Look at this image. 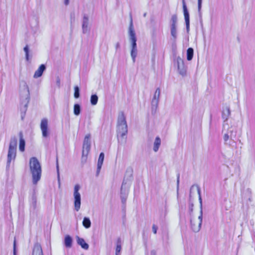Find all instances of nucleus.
<instances>
[{"mask_svg":"<svg viewBox=\"0 0 255 255\" xmlns=\"http://www.w3.org/2000/svg\"><path fill=\"white\" fill-rule=\"evenodd\" d=\"M13 255H16V241L14 240L13 242Z\"/></svg>","mask_w":255,"mask_h":255,"instance_id":"obj_41","label":"nucleus"},{"mask_svg":"<svg viewBox=\"0 0 255 255\" xmlns=\"http://www.w3.org/2000/svg\"><path fill=\"white\" fill-rule=\"evenodd\" d=\"M197 192L199 196V201L200 203V209H203V205H202V197L201 195V189L200 187L198 185H197Z\"/></svg>","mask_w":255,"mask_h":255,"instance_id":"obj_33","label":"nucleus"},{"mask_svg":"<svg viewBox=\"0 0 255 255\" xmlns=\"http://www.w3.org/2000/svg\"><path fill=\"white\" fill-rule=\"evenodd\" d=\"M194 204L192 202H189V212L190 215L191 216L192 213L193 211Z\"/></svg>","mask_w":255,"mask_h":255,"instance_id":"obj_36","label":"nucleus"},{"mask_svg":"<svg viewBox=\"0 0 255 255\" xmlns=\"http://www.w3.org/2000/svg\"><path fill=\"white\" fill-rule=\"evenodd\" d=\"M132 172L131 168H128L127 169L126 176H128L129 178L126 179L125 177L124 178L121 188V199L124 208L126 207L127 199L128 194L129 187H126V185L128 184V181L131 180L132 178Z\"/></svg>","mask_w":255,"mask_h":255,"instance_id":"obj_3","label":"nucleus"},{"mask_svg":"<svg viewBox=\"0 0 255 255\" xmlns=\"http://www.w3.org/2000/svg\"><path fill=\"white\" fill-rule=\"evenodd\" d=\"M20 98L21 118L23 120L25 117L30 99L29 88L25 81H22L21 83Z\"/></svg>","mask_w":255,"mask_h":255,"instance_id":"obj_1","label":"nucleus"},{"mask_svg":"<svg viewBox=\"0 0 255 255\" xmlns=\"http://www.w3.org/2000/svg\"><path fill=\"white\" fill-rule=\"evenodd\" d=\"M40 128L42 131V135L43 137H47L49 135L48 129V120L46 119H43L40 123Z\"/></svg>","mask_w":255,"mask_h":255,"instance_id":"obj_9","label":"nucleus"},{"mask_svg":"<svg viewBox=\"0 0 255 255\" xmlns=\"http://www.w3.org/2000/svg\"><path fill=\"white\" fill-rule=\"evenodd\" d=\"M190 226L192 230L194 232V228L198 227V226H196V225L193 223L192 219H190Z\"/></svg>","mask_w":255,"mask_h":255,"instance_id":"obj_40","label":"nucleus"},{"mask_svg":"<svg viewBox=\"0 0 255 255\" xmlns=\"http://www.w3.org/2000/svg\"><path fill=\"white\" fill-rule=\"evenodd\" d=\"M202 0H198V10L199 14H201Z\"/></svg>","mask_w":255,"mask_h":255,"instance_id":"obj_38","label":"nucleus"},{"mask_svg":"<svg viewBox=\"0 0 255 255\" xmlns=\"http://www.w3.org/2000/svg\"><path fill=\"white\" fill-rule=\"evenodd\" d=\"M128 133V125L126 117L123 112H121L118 118L117 134L118 136L124 137Z\"/></svg>","mask_w":255,"mask_h":255,"instance_id":"obj_4","label":"nucleus"},{"mask_svg":"<svg viewBox=\"0 0 255 255\" xmlns=\"http://www.w3.org/2000/svg\"><path fill=\"white\" fill-rule=\"evenodd\" d=\"M146 14H147V13H146V12H145V13H144V14H143V16L144 17H146Z\"/></svg>","mask_w":255,"mask_h":255,"instance_id":"obj_51","label":"nucleus"},{"mask_svg":"<svg viewBox=\"0 0 255 255\" xmlns=\"http://www.w3.org/2000/svg\"><path fill=\"white\" fill-rule=\"evenodd\" d=\"M159 99L156 98V96H153L151 101V113L154 114L156 113V110L158 108Z\"/></svg>","mask_w":255,"mask_h":255,"instance_id":"obj_16","label":"nucleus"},{"mask_svg":"<svg viewBox=\"0 0 255 255\" xmlns=\"http://www.w3.org/2000/svg\"><path fill=\"white\" fill-rule=\"evenodd\" d=\"M98 101V97L96 94H93L90 98V103L93 106H95L97 104Z\"/></svg>","mask_w":255,"mask_h":255,"instance_id":"obj_31","label":"nucleus"},{"mask_svg":"<svg viewBox=\"0 0 255 255\" xmlns=\"http://www.w3.org/2000/svg\"><path fill=\"white\" fill-rule=\"evenodd\" d=\"M25 53V58L27 61L29 60V47L27 45H26L23 49Z\"/></svg>","mask_w":255,"mask_h":255,"instance_id":"obj_35","label":"nucleus"},{"mask_svg":"<svg viewBox=\"0 0 255 255\" xmlns=\"http://www.w3.org/2000/svg\"><path fill=\"white\" fill-rule=\"evenodd\" d=\"M30 207L35 210L36 208L37 197L35 192H33L30 200Z\"/></svg>","mask_w":255,"mask_h":255,"instance_id":"obj_22","label":"nucleus"},{"mask_svg":"<svg viewBox=\"0 0 255 255\" xmlns=\"http://www.w3.org/2000/svg\"><path fill=\"white\" fill-rule=\"evenodd\" d=\"M91 135H86L83 141L82 155L81 157L82 163H85L87 159V156L91 149Z\"/></svg>","mask_w":255,"mask_h":255,"instance_id":"obj_5","label":"nucleus"},{"mask_svg":"<svg viewBox=\"0 0 255 255\" xmlns=\"http://www.w3.org/2000/svg\"><path fill=\"white\" fill-rule=\"evenodd\" d=\"M16 149L8 148L7 163H6V168H8L10 166V163L12 160H14L16 157Z\"/></svg>","mask_w":255,"mask_h":255,"instance_id":"obj_11","label":"nucleus"},{"mask_svg":"<svg viewBox=\"0 0 255 255\" xmlns=\"http://www.w3.org/2000/svg\"><path fill=\"white\" fill-rule=\"evenodd\" d=\"M81 106L79 104H75L74 106V114L76 116H78L81 113Z\"/></svg>","mask_w":255,"mask_h":255,"instance_id":"obj_32","label":"nucleus"},{"mask_svg":"<svg viewBox=\"0 0 255 255\" xmlns=\"http://www.w3.org/2000/svg\"><path fill=\"white\" fill-rule=\"evenodd\" d=\"M212 115H211L210 118V124H211V122H212Z\"/></svg>","mask_w":255,"mask_h":255,"instance_id":"obj_50","label":"nucleus"},{"mask_svg":"<svg viewBox=\"0 0 255 255\" xmlns=\"http://www.w3.org/2000/svg\"><path fill=\"white\" fill-rule=\"evenodd\" d=\"M194 54V50L192 48H188L187 50V59L190 61L192 59Z\"/></svg>","mask_w":255,"mask_h":255,"instance_id":"obj_30","label":"nucleus"},{"mask_svg":"<svg viewBox=\"0 0 255 255\" xmlns=\"http://www.w3.org/2000/svg\"><path fill=\"white\" fill-rule=\"evenodd\" d=\"M223 138H224V140L225 142H226L228 141V140L229 139V132H228L227 133H225L224 135Z\"/></svg>","mask_w":255,"mask_h":255,"instance_id":"obj_42","label":"nucleus"},{"mask_svg":"<svg viewBox=\"0 0 255 255\" xmlns=\"http://www.w3.org/2000/svg\"><path fill=\"white\" fill-rule=\"evenodd\" d=\"M89 17L88 15L84 14L82 20V31L84 34H86L89 32L90 29L89 28Z\"/></svg>","mask_w":255,"mask_h":255,"instance_id":"obj_12","label":"nucleus"},{"mask_svg":"<svg viewBox=\"0 0 255 255\" xmlns=\"http://www.w3.org/2000/svg\"><path fill=\"white\" fill-rule=\"evenodd\" d=\"M152 231L154 234L157 233V227L155 225H153L152 227Z\"/></svg>","mask_w":255,"mask_h":255,"instance_id":"obj_43","label":"nucleus"},{"mask_svg":"<svg viewBox=\"0 0 255 255\" xmlns=\"http://www.w3.org/2000/svg\"><path fill=\"white\" fill-rule=\"evenodd\" d=\"M83 226L86 229H89L91 226V222L89 217H84L82 222Z\"/></svg>","mask_w":255,"mask_h":255,"instance_id":"obj_27","label":"nucleus"},{"mask_svg":"<svg viewBox=\"0 0 255 255\" xmlns=\"http://www.w3.org/2000/svg\"><path fill=\"white\" fill-rule=\"evenodd\" d=\"M198 219L199 220V223L198 224V227L194 228V232L198 233L201 229V227L202 223L203 220V209H200V215L198 217Z\"/></svg>","mask_w":255,"mask_h":255,"instance_id":"obj_21","label":"nucleus"},{"mask_svg":"<svg viewBox=\"0 0 255 255\" xmlns=\"http://www.w3.org/2000/svg\"><path fill=\"white\" fill-rule=\"evenodd\" d=\"M177 16L176 14L172 15L170 19V27H177Z\"/></svg>","mask_w":255,"mask_h":255,"instance_id":"obj_26","label":"nucleus"},{"mask_svg":"<svg viewBox=\"0 0 255 255\" xmlns=\"http://www.w3.org/2000/svg\"><path fill=\"white\" fill-rule=\"evenodd\" d=\"M19 149L21 151H24L25 150V140L23 138V134L21 131H20L19 132Z\"/></svg>","mask_w":255,"mask_h":255,"instance_id":"obj_20","label":"nucleus"},{"mask_svg":"<svg viewBox=\"0 0 255 255\" xmlns=\"http://www.w3.org/2000/svg\"><path fill=\"white\" fill-rule=\"evenodd\" d=\"M17 139L16 136H12L10 138L8 148L15 149L17 148Z\"/></svg>","mask_w":255,"mask_h":255,"instance_id":"obj_23","label":"nucleus"},{"mask_svg":"<svg viewBox=\"0 0 255 255\" xmlns=\"http://www.w3.org/2000/svg\"><path fill=\"white\" fill-rule=\"evenodd\" d=\"M160 94V89H159V88H157L155 91V92L153 96H156V98H158V99H159Z\"/></svg>","mask_w":255,"mask_h":255,"instance_id":"obj_39","label":"nucleus"},{"mask_svg":"<svg viewBox=\"0 0 255 255\" xmlns=\"http://www.w3.org/2000/svg\"><path fill=\"white\" fill-rule=\"evenodd\" d=\"M56 170H57V173L58 180L59 181V180H60L59 168L58 161V157H57L56 158Z\"/></svg>","mask_w":255,"mask_h":255,"instance_id":"obj_37","label":"nucleus"},{"mask_svg":"<svg viewBox=\"0 0 255 255\" xmlns=\"http://www.w3.org/2000/svg\"><path fill=\"white\" fill-rule=\"evenodd\" d=\"M76 241L77 244L81 246V247L85 250H87L89 249V245L85 242L83 238H80L79 236H77L76 237Z\"/></svg>","mask_w":255,"mask_h":255,"instance_id":"obj_14","label":"nucleus"},{"mask_svg":"<svg viewBox=\"0 0 255 255\" xmlns=\"http://www.w3.org/2000/svg\"><path fill=\"white\" fill-rule=\"evenodd\" d=\"M231 115V111L229 107H226L225 108H224L222 110V118L224 120V122H226L229 117Z\"/></svg>","mask_w":255,"mask_h":255,"instance_id":"obj_17","label":"nucleus"},{"mask_svg":"<svg viewBox=\"0 0 255 255\" xmlns=\"http://www.w3.org/2000/svg\"><path fill=\"white\" fill-rule=\"evenodd\" d=\"M80 186L78 184L75 185L74 191V207L76 211H78L81 206V195L79 192Z\"/></svg>","mask_w":255,"mask_h":255,"instance_id":"obj_6","label":"nucleus"},{"mask_svg":"<svg viewBox=\"0 0 255 255\" xmlns=\"http://www.w3.org/2000/svg\"><path fill=\"white\" fill-rule=\"evenodd\" d=\"M46 69V67L45 64H41L38 67V69L35 72L33 77L34 78H37L41 77Z\"/></svg>","mask_w":255,"mask_h":255,"instance_id":"obj_15","label":"nucleus"},{"mask_svg":"<svg viewBox=\"0 0 255 255\" xmlns=\"http://www.w3.org/2000/svg\"><path fill=\"white\" fill-rule=\"evenodd\" d=\"M137 54V47L131 48L130 55L133 63L135 61V58Z\"/></svg>","mask_w":255,"mask_h":255,"instance_id":"obj_29","label":"nucleus"},{"mask_svg":"<svg viewBox=\"0 0 255 255\" xmlns=\"http://www.w3.org/2000/svg\"><path fill=\"white\" fill-rule=\"evenodd\" d=\"M120 48V44L119 42H117L116 44V51L118 50V49Z\"/></svg>","mask_w":255,"mask_h":255,"instance_id":"obj_47","label":"nucleus"},{"mask_svg":"<svg viewBox=\"0 0 255 255\" xmlns=\"http://www.w3.org/2000/svg\"><path fill=\"white\" fill-rule=\"evenodd\" d=\"M161 144V139L159 136H156L153 143V150L154 152H157Z\"/></svg>","mask_w":255,"mask_h":255,"instance_id":"obj_24","label":"nucleus"},{"mask_svg":"<svg viewBox=\"0 0 255 255\" xmlns=\"http://www.w3.org/2000/svg\"><path fill=\"white\" fill-rule=\"evenodd\" d=\"M122 241L121 238H119L117 241V246L116 249V255H120L122 249Z\"/></svg>","mask_w":255,"mask_h":255,"instance_id":"obj_28","label":"nucleus"},{"mask_svg":"<svg viewBox=\"0 0 255 255\" xmlns=\"http://www.w3.org/2000/svg\"><path fill=\"white\" fill-rule=\"evenodd\" d=\"M73 239L70 235H66L64 238V244L67 248H70L72 246Z\"/></svg>","mask_w":255,"mask_h":255,"instance_id":"obj_19","label":"nucleus"},{"mask_svg":"<svg viewBox=\"0 0 255 255\" xmlns=\"http://www.w3.org/2000/svg\"><path fill=\"white\" fill-rule=\"evenodd\" d=\"M170 33L173 42H175L177 37V27H170Z\"/></svg>","mask_w":255,"mask_h":255,"instance_id":"obj_25","label":"nucleus"},{"mask_svg":"<svg viewBox=\"0 0 255 255\" xmlns=\"http://www.w3.org/2000/svg\"><path fill=\"white\" fill-rule=\"evenodd\" d=\"M74 96L76 99L79 98L80 97V89L78 86L74 87Z\"/></svg>","mask_w":255,"mask_h":255,"instance_id":"obj_34","label":"nucleus"},{"mask_svg":"<svg viewBox=\"0 0 255 255\" xmlns=\"http://www.w3.org/2000/svg\"><path fill=\"white\" fill-rule=\"evenodd\" d=\"M193 187H194V185H192V186H191V187L190 188V192L191 191V190L192 189V188H193Z\"/></svg>","mask_w":255,"mask_h":255,"instance_id":"obj_52","label":"nucleus"},{"mask_svg":"<svg viewBox=\"0 0 255 255\" xmlns=\"http://www.w3.org/2000/svg\"><path fill=\"white\" fill-rule=\"evenodd\" d=\"M179 176H180L179 174H178V175H177V188H178V186H179Z\"/></svg>","mask_w":255,"mask_h":255,"instance_id":"obj_46","label":"nucleus"},{"mask_svg":"<svg viewBox=\"0 0 255 255\" xmlns=\"http://www.w3.org/2000/svg\"><path fill=\"white\" fill-rule=\"evenodd\" d=\"M104 157H105L104 153L101 152L99 155L98 163H97V171H96V176H98L100 173L102 165L103 164Z\"/></svg>","mask_w":255,"mask_h":255,"instance_id":"obj_13","label":"nucleus"},{"mask_svg":"<svg viewBox=\"0 0 255 255\" xmlns=\"http://www.w3.org/2000/svg\"><path fill=\"white\" fill-rule=\"evenodd\" d=\"M56 84L59 88L60 87V79L59 77H56Z\"/></svg>","mask_w":255,"mask_h":255,"instance_id":"obj_44","label":"nucleus"},{"mask_svg":"<svg viewBox=\"0 0 255 255\" xmlns=\"http://www.w3.org/2000/svg\"><path fill=\"white\" fill-rule=\"evenodd\" d=\"M64 3L66 5H67L69 3V0H64Z\"/></svg>","mask_w":255,"mask_h":255,"instance_id":"obj_49","label":"nucleus"},{"mask_svg":"<svg viewBox=\"0 0 255 255\" xmlns=\"http://www.w3.org/2000/svg\"><path fill=\"white\" fill-rule=\"evenodd\" d=\"M29 167L32 174L33 183L36 184L40 179L42 172L40 163L36 157H33L30 159Z\"/></svg>","mask_w":255,"mask_h":255,"instance_id":"obj_2","label":"nucleus"},{"mask_svg":"<svg viewBox=\"0 0 255 255\" xmlns=\"http://www.w3.org/2000/svg\"><path fill=\"white\" fill-rule=\"evenodd\" d=\"M129 39L131 43V48L137 47L136 37L134 31L132 18H131L129 26L128 28Z\"/></svg>","mask_w":255,"mask_h":255,"instance_id":"obj_7","label":"nucleus"},{"mask_svg":"<svg viewBox=\"0 0 255 255\" xmlns=\"http://www.w3.org/2000/svg\"><path fill=\"white\" fill-rule=\"evenodd\" d=\"M177 64L179 74L184 76L186 74V68L184 65V61L180 57L177 58Z\"/></svg>","mask_w":255,"mask_h":255,"instance_id":"obj_10","label":"nucleus"},{"mask_svg":"<svg viewBox=\"0 0 255 255\" xmlns=\"http://www.w3.org/2000/svg\"><path fill=\"white\" fill-rule=\"evenodd\" d=\"M150 255H156V252L155 250H152L150 252Z\"/></svg>","mask_w":255,"mask_h":255,"instance_id":"obj_48","label":"nucleus"},{"mask_svg":"<svg viewBox=\"0 0 255 255\" xmlns=\"http://www.w3.org/2000/svg\"><path fill=\"white\" fill-rule=\"evenodd\" d=\"M32 255H43L41 246L39 243L34 244Z\"/></svg>","mask_w":255,"mask_h":255,"instance_id":"obj_18","label":"nucleus"},{"mask_svg":"<svg viewBox=\"0 0 255 255\" xmlns=\"http://www.w3.org/2000/svg\"><path fill=\"white\" fill-rule=\"evenodd\" d=\"M70 18H71V22L72 23V21L74 20V18H75V13L74 12L71 13L70 14Z\"/></svg>","mask_w":255,"mask_h":255,"instance_id":"obj_45","label":"nucleus"},{"mask_svg":"<svg viewBox=\"0 0 255 255\" xmlns=\"http://www.w3.org/2000/svg\"><path fill=\"white\" fill-rule=\"evenodd\" d=\"M182 5H183V14L184 16L185 25H186V29L187 32L188 33L190 30V15L189 13L188 10L185 0H182Z\"/></svg>","mask_w":255,"mask_h":255,"instance_id":"obj_8","label":"nucleus"}]
</instances>
